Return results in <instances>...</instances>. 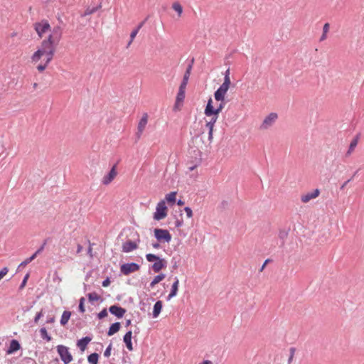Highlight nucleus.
<instances>
[{"instance_id": "obj_28", "label": "nucleus", "mask_w": 364, "mask_h": 364, "mask_svg": "<svg viewBox=\"0 0 364 364\" xmlns=\"http://www.w3.org/2000/svg\"><path fill=\"white\" fill-rule=\"evenodd\" d=\"M165 274L163 273L156 275L150 283V287L151 288L154 287V286L161 282L165 278Z\"/></svg>"}, {"instance_id": "obj_32", "label": "nucleus", "mask_w": 364, "mask_h": 364, "mask_svg": "<svg viewBox=\"0 0 364 364\" xmlns=\"http://www.w3.org/2000/svg\"><path fill=\"white\" fill-rule=\"evenodd\" d=\"M173 9L176 11L178 16H181L183 13V7L178 2H174L172 5Z\"/></svg>"}, {"instance_id": "obj_53", "label": "nucleus", "mask_w": 364, "mask_h": 364, "mask_svg": "<svg viewBox=\"0 0 364 364\" xmlns=\"http://www.w3.org/2000/svg\"><path fill=\"white\" fill-rule=\"evenodd\" d=\"M55 321V318L53 317V318H49L47 322L48 323H53Z\"/></svg>"}, {"instance_id": "obj_7", "label": "nucleus", "mask_w": 364, "mask_h": 364, "mask_svg": "<svg viewBox=\"0 0 364 364\" xmlns=\"http://www.w3.org/2000/svg\"><path fill=\"white\" fill-rule=\"evenodd\" d=\"M57 351L64 364H68L73 360V356L69 348L63 345L57 346Z\"/></svg>"}, {"instance_id": "obj_35", "label": "nucleus", "mask_w": 364, "mask_h": 364, "mask_svg": "<svg viewBox=\"0 0 364 364\" xmlns=\"http://www.w3.org/2000/svg\"><path fill=\"white\" fill-rule=\"evenodd\" d=\"M205 116L208 117H210V119L209 120H206V122H210V123H213V124H215L218 119L219 115L213 114V115H205Z\"/></svg>"}, {"instance_id": "obj_41", "label": "nucleus", "mask_w": 364, "mask_h": 364, "mask_svg": "<svg viewBox=\"0 0 364 364\" xmlns=\"http://www.w3.org/2000/svg\"><path fill=\"white\" fill-rule=\"evenodd\" d=\"M111 350H112V344H109V346L107 348L104 353V355L107 358L110 356L111 354Z\"/></svg>"}, {"instance_id": "obj_55", "label": "nucleus", "mask_w": 364, "mask_h": 364, "mask_svg": "<svg viewBox=\"0 0 364 364\" xmlns=\"http://www.w3.org/2000/svg\"><path fill=\"white\" fill-rule=\"evenodd\" d=\"M196 166H193L189 167L188 168L190 171H193L196 168Z\"/></svg>"}, {"instance_id": "obj_37", "label": "nucleus", "mask_w": 364, "mask_h": 364, "mask_svg": "<svg viewBox=\"0 0 364 364\" xmlns=\"http://www.w3.org/2000/svg\"><path fill=\"white\" fill-rule=\"evenodd\" d=\"M84 302H85V299L83 297H82L80 299V304H79V310L82 313H84L85 311V309L84 306Z\"/></svg>"}, {"instance_id": "obj_47", "label": "nucleus", "mask_w": 364, "mask_h": 364, "mask_svg": "<svg viewBox=\"0 0 364 364\" xmlns=\"http://www.w3.org/2000/svg\"><path fill=\"white\" fill-rule=\"evenodd\" d=\"M38 254L36 253V252L33 255H31L29 259H31V261L32 262L38 255Z\"/></svg>"}, {"instance_id": "obj_15", "label": "nucleus", "mask_w": 364, "mask_h": 364, "mask_svg": "<svg viewBox=\"0 0 364 364\" xmlns=\"http://www.w3.org/2000/svg\"><path fill=\"white\" fill-rule=\"evenodd\" d=\"M109 310L112 314L115 315L117 318L123 317L126 312L124 309L116 305L111 306Z\"/></svg>"}, {"instance_id": "obj_21", "label": "nucleus", "mask_w": 364, "mask_h": 364, "mask_svg": "<svg viewBox=\"0 0 364 364\" xmlns=\"http://www.w3.org/2000/svg\"><path fill=\"white\" fill-rule=\"evenodd\" d=\"M163 308V303L161 301H158L155 303L153 309V317L157 318Z\"/></svg>"}, {"instance_id": "obj_24", "label": "nucleus", "mask_w": 364, "mask_h": 364, "mask_svg": "<svg viewBox=\"0 0 364 364\" xmlns=\"http://www.w3.org/2000/svg\"><path fill=\"white\" fill-rule=\"evenodd\" d=\"M215 124L210 123V122H205V127L208 129V140L212 141L213 139V130H214Z\"/></svg>"}, {"instance_id": "obj_50", "label": "nucleus", "mask_w": 364, "mask_h": 364, "mask_svg": "<svg viewBox=\"0 0 364 364\" xmlns=\"http://www.w3.org/2000/svg\"><path fill=\"white\" fill-rule=\"evenodd\" d=\"M82 250V246L81 245H77V253H80Z\"/></svg>"}, {"instance_id": "obj_59", "label": "nucleus", "mask_w": 364, "mask_h": 364, "mask_svg": "<svg viewBox=\"0 0 364 364\" xmlns=\"http://www.w3.org/2000/svg\"><path fill=\"white\" fill-rule=\"evenodd\" d=\"M181 225V223H180V222H178V223H177V226H178H178H180Z\"/></svg>"}, {"instance_id": "obj_13", "label": "nucleus", "mask_w": 364, "mask_h": 364, "mask_svg": "<svg viewBox=\"0 0 364 364\" xmlns=\"http://www.w3.org/2000/svg\"><path fill=\"white\" fill-rule=\"evenodd\" d=\"M117 172L116 171V166H114L110 171L108 173V174H107L106 176H105L102 178V183L104 185H109L114 179V178L117 176Z\"/></svg>"}, {"instance_id": "obj_60", "label": "nucleus", "mask_w": 364, "mask_h": 364, "mask_svg": "<svg viewBox=\"0 0 364 364\" xmlns=\"http://www.w3.org/2000/svg\"><path fill=\"white\" fill-rule=\"evenodd\" d=\"M91 251H92V248H90L89 249V252H91Z\"/></svg>"}, {"instance_id": "obj_6", "label": "nucleus", "mask_w": 364, "mask_h": 364, "mask_svg": "<svg viewBox=\"0 0 364 364\" xmlns=\"http://www.w3.org/2000/svg\"><path fill=\"white\" fill-rule=\"evenodd\" d=\"M225 103L223 102H220V105L217 107V108H214L213 105V100L210 98L208 101L207 105L204 110L205 115H219L223 109L224 108Z\"/></svg>"}, {"instance_id": "obj_61", "label": "nucleus", "mask_w": 364, "mask_h": 364, "mask_svg": "<svg viewBox=\"0 0 364 364\" xmlns=\"http://www.w3.org/2000/svg\"><path fill=\"white\" fill-rule=\"evenodd\" d=\"M265 264H266V262L264 264V265H262V269L264 267Z\"/></svg>"}, {"instance_id": "obj_16", "label": "nucleus", "mask_w": 364, "mask_h": 364, "mask_svg": "<svg viewBox=\"0 0 364 364\" xmlns=\"http://www.w3.org/2000/svg\"><path fill=\"white\" fill-rule=\"evenodd\" d=\"M138 245L136 242L128 240L122 245V251L129 252L137 249Z\"/></svg>"}, {"instance_id": "obj_54", "label": "nucleus", "mask_w": 364, "mask_h": 364, "mask_svg": "<svg viewBox=\"0 0 364 364\" xmlns=\"http://www.w3.org/2000/svg\"><path fill=\"white\" fill-rule=\"evenodd\" d=\"M200 364H211V362L209 360H205V361L200 363Z\"/></svg>"}, {"instance_id": "obj_9", "label": "nucleus", "mask_w": 364, "mask_h": 364, "mask_svg": "<svg viewBox=\"0 0 364 364\" xmlns=\"http://www.w3.org/2000/svg\"><path fill=\"white\" fill-rule=\"evenodd\" d=\"M278 118V115L277 113H270L269 115H267L263 120L260 129H267L270 127H272L274 123L276 122V120Z\"/></svg>"}, {"instance_id": "obj_12", "label": "nucleus", "mask_w": 364, "mask_h": 364, "mask_svg": "<svg viewBox=\"0 0 364 364\" xmlns=\"http://www.w3.org/2000/svg\"><path fill=\"white\" fill-rule=\"evenodd\" d=\"M148 118H149V116L146 113H144L143 114L142 117L141 118V119L138 124V127H137L136 134H137L138 138H139L141 136L143 132L144 131V129L148 122Z\"/></svg>"}, {"instance_id": "obj_33", "label": "nucleus", "mask_w": 364, "mask_h": 364, "mask_svg": "<svg viewBox=\"0 0 364 364\" xmlns=\"http://www.w3.org/2000/svg\"><path fill=\"white\" fill-rule=\"evenodd\" d=\"M40 333L43 339H46L47 341H51V337L48 336V332L45 328H42L40 329Z\"/></svg>"}, {"instance_id": "obj_40", "label": "nucleus", "mask_w": 364, "mask_h": 364, "mask_svg": "<svg viewBox=\"0 0 364 364\" xmlns=\"http://www.w3.org/2000/svg\"><path fill=\"white\" fill-rule=\"evenodd\" d=\"M9 272V269L7 267H4L0 270V280L7 274Z\"/></svg>"}, {"instance_id": "obj_5", "label": "nucleus", "mask_w": 364, "mask_h": 364, "mask_svg": "<svg viewBox=\"0 0 364 364\" xmlns=\"http://www.w3.org/2000/svg\"><path fill=\"white\" fill-rule=\"evenodd\" d=\"M33 27L40 38H42L48 32L50 33L53 30V28L51 29L49 23L46 20H43L40 22L35 23Z\"/></svg>"}, {"instance_id": "obj_56", "label": "nucleus", "mask_w": 364, "mask_h": 364, "mask_svg": "<svg viewBox=\"0 0 364 364\" xmlns=\"http://www.w3.org/2000/svg\"><path fill=\"white\" fill-rule=\"evenodd\" d=\"M142 26H143V23H141L138 26V27H137L136 28H139V30H140V28L142 27Z\"/></svg>"}, {"instance_id": "obj_58", "label": "nucleus", "mask_w": 364, "mask_h": 364, "mask_svg": "<svg viewBox=\"0 0 364 364\" xmlns=\"http://www.w3.org/2000/svg\"><path fill=\"white\" fill-rule=\"evenodd\" d=\"M130 323H131V321L130 320H127V325L129 326V325H130Z\"/></svg>"}, {"instance_id": "obj_10", "label": "nucleus", "mask_w": 364, "mask_h": 364, "mask_svg": "<svg viewBox=\"0 0 364 364\" xmlns=\"http://www.w3.org/2000/svg\"><path fill=\"white\" fill-rule=\"evenodd\" d=\"M140 267L136 263H127L121 265L120 271L124 275H128L139 269Z\"/></svg>"}, {"instance_id": "obj_31", "label": "nucleus", "mask_w": 364, "mask_h": 364, "mask_svg": "<svg viewBox=\"0 0 364 364\" xmlns=\"http://www.w3.org/2000/svg\"><path fill=\"white\" fill-rule=\"evenodd\" d=\"M98 357H99V355L97 353H92L87 358L88 362L90 364H97Z\"/></svg>"}, {"instance_id": "obj_22", "label": "nucleus", "mask_w": 364, "mask_h": 364, "mask_svg": "<svg viewBox=\"0 0 364 364\" xmlns=\"http://www.w3.org/2000/svg\"><path fill=\"white\" fill-rule=\"evenodd\" d=\"M226 94V92L218 88L214 93V97L216 101L223 102L225 100Z\"/></svg>"}, {"instance_id": "obj_2", "label": "nucleus", "mask_w": 364, "mask_h": 364, "mask_svg": "<svg viewBox=\"0 0 364 364\" xmlns=\"http://www.w3.org/2000/svg\"><path fill=\"white\" fill-rule=\"evenodd\" d=\"M146 258L148 262H153L152 269L154 272L158 273L161 269L166 267L167 262L165 259H161L154 254H147Z\"/></svg>"}, {"instance_id": "obj_42", "label": "nucleus", "mask_w": 364, "mask_h": 364, "mask_svg": "<svg viewBox=\"0 0 364 364\" xmlns=\"http://www.w3.org/2000/svg\"><path fill=\"white\" fill-rule=\"evenodd\" d=\"M42 316H43V313H42V311H41L38 312V313L36 315V316H35V318H34V321H35V323H38V321H39V319H40Z\"/></svg>"}, {"instance_id": "obj_44", "label": "nucleus", "mask_w": 364, "mask_h": 364, "mask_svg": "<svg viewBox=\"0 0 364 364\" xmlns=\"http://www.w3.org/2000/svg\"><path fill=\"white\" fill-rule=\"evenodd\" d=\"M110 284V281L109 279H106L105 281L102 282V286L106 287H108Z\"/></svg>"}, {"instance_id": "obj_30", "label": "nucleus", "mask_w": 364, "mask_h": 364, "mask_svg": "<svg viewBox=\"0 0 364 364\" xmlns=\"http://www.w3.org/2000/svg\"><path fill=\"white\" fill-rule=\"evenodd\" d=\"M358 138H355L351 141L349 148H348V150L347 151L348 156H350L353 152L355 148L356 147V146L358 144Z\"/></svg>"}, {"instance_id": "obj_45", "label": "nucleus", "mask_w": 364, "mask_h": 364, "mask_svg": "<svg viewBox=\"0 0 364 364\" xmlns=\"http://www.w3.org/2000/svg\"><path fill=\"white\" fill-rule=\"evenodd\" d=\"M28 278V274H26V275L25 276V277H24V279H23V282H22V284H21V288H23V287L25 286V284H26V282H27Z\"/></svg>"}, {"instance_id": "obj_51", "label": "nucleus", "mask_w": 364, "mask_h": 364, "mask_svg": "<svg viewBox=\"0 0 364 364\" xmlns=\"http://www.w3.org/2000/svg\"><path fill=\"white\" fill-rule=\"evenodd\" d=\"M177 204L178 205H180V206L183 205H184V201L181 200H178Z\"/></svg>"}, {"instance_id": "obj_43", "label": "nucleus", "mask_w": 364, "mask_h": 364, "mask_svg": "<svg viewBox=\"0 0 364 364\" xmlns=\"http://www.w3.org/2000/svg\"><path fill=\"white\" fill-rule=\"evenodd\" d=\"M30 262H31V259H29V257H28V258L26 259L24 261H23V262L20 264L19 267H25V266H26L28 264H29Z\"/></svg>"}, {"instance_id": "obj_3", "label": "nucleus", "mask_w": 364, "mask_h": 364, "mask_svg": "<svg viewBox=\"0 0 364 364\" xmlns=\"http://www.w3.org/2000/svg\"><path fill=\"white\" fill-rule=\"evenodd\" d=\"M168 215V208L164 200H160L156 207V211L154 213V219L161 220L164 219Z\"/></svg>"}, {"instance_id": "obj_38", "label": "nucleus", "mask_w": 364, "mask_h": 364, "mask_svg": "<svg viewBox=\"0 0 364 364\" xmlns=\"http://www.w3.org/2000/svg\"><path fill=\"white\" fill-rule=\"evenodd\" d=\"M107 311L106 309H102L99 314H98V318L100 319L104 318L106 316H107Z\"/></svg>"}, {"instance_id": "obj_46", "label": "nucleus", "mask_w": 364, "mask_h": 364, "mask_svg": "<svg viewBox=\"0 0 364 364\" xmlns=\"http://www.w3.org/2000/svg\"><path fill=\"white\" fill-rule=\"evenodd\" d=\"M45 244H43L37 251L36 253L40 254L44 249Z\"/></svg>"}, {"instance_id": "obj_29", "label": "nucleus", "mask_w": 364, "mask_h": 364, "mask_svg": "<svg viewBox=\"0 0 364 364\" xmlns=\"http://www.w3.org/2000/svg\"><path fill=\"white\" fill-rule=\"evenodd\" d=\"M330 25L328 23H326L323 26V33L320 38V41H323L327 38V34L329 31Z\"/></svg>"}, {"instance_id": "obj_17", "label": "nucleus", "mask_w": 364, "mask_h": 364, "mask_svg": "<svg viewBox=\"0 0 364 364\" xmlns=\"http://www.w3.org/2000/svg\"><path fill=\"white\" fill-rule=\"evenodd\" d=\"M179 286V280L177 277H175V281L171 287V291L168 296V299H171V298L176 296L178 293Z\"/></svg>"}, {"instance_id": "obj_4", "label": "nucleus", "mask_w": 364, "mask_h": 364, "mask_svg": "<svg viewBox=\"0 0 364 364\" xmlns=\"http://www.w3.org/2000/svg\"><path fill=\"white\" fill-rule=\"evenodd\" d=\"M186 85L180 84V86L178 87V90L176 97L175 103L173 105V110L174 111H178L181 110L183 105V101L186 97Z\"/></svg>"}, {"instance_id": "obj_23", "label": "nucleus", "mask_w": 364, "mask_h": 364, "mask_svg": "<svg viewBox=\"0 0 364 364\" xmlns=\"http://www.w3.org/2000/svg\"><path fill=\"white\" fill-rule=\"evenodd\" d=\"M177 192L173 191L166 195L165 201L169 204H174L176 200Z\"/></svg>"}, {"instance_id": "obj_14", "label": "nucleus", "mask_w": 364, "mask_h": 364, "mask_svg": "<svg viewBox=\"0 0 364 364\" xmlns=\"http://www.w3.org/2000/svg\"><path fill=\"white\" fill-rule=\"evenodd\" d=\"M231 81L230 77V70H227L225 73L224 77V82L220 86L219 89H220L222 91H224L227 93L230 87Z\"/></svg>"}, {"instance_id": "obj_26", "label": "nucleus", "mask_w": 364, "mask_h": 364, "mask_svg": "<svg viewBox=\"0 0 364 364\" xmlns=\"http://www.w3.org/2000/svg\"><path fill=\"white\" fill-rule=\"evenodd\" d=\"M70 316H71L70 311H65L63 313L61 318H60V324L62 326L66 325L70 318Z\"/></svg>"}, {"instance_id": "obj_25", "label": "nucleus", "mask_w": 364, "mask_h": 364, "mask_svg": "<svg viewBox=\"0 0 364 364\" xmlns=\"http://www.w3.org/2000/svg\"><path fill=\"white\" fill-rule=\"evenodd\" d=\"M119 328H120V323L119 322H116L113 324L111 325V326L109 327V331H108V336H112L114 335V333H116L117 332H118L119 331Z\"/></svg>"}, {"instance_id": "obj_34", "label": "nucleus", "mask_w": 364, "mask_h": 364, "mask_svg": "<svg viewBox=\"0 0 364 364\" xmlns=\"http://www.w3.org/2000/svg\"><path fill=\"white\" fill-rule=\"evenodd\" d=\"M138 32H139V28H135L132 31V33H130V41L128 43L127 46H129L132 43V42H133L134 39L135 38V37L136 36Z\"/></svg>"}, {"instance_id": "obj_8", "label": "nucleus", "mask_w": 364, "mask_h": 364, "mask_svg": "<svg viewBox=\"0 0 364 364\" xmlns=\"http://www.w3.org/2000/svg\"><path fill=\"white\" fill-rule=\"evenodd\" d=\"M154 236L159 242L168 243L171 240V235L168 230L165 229L156 228L154 230Z\"/></svg>"}, {"instance_id": "obj_52", "label": "nucleus", "mask_w": 364, "mask_h": 364, "mask_svg": "<svg viewBox=\"0 0 364 364\" xmlns=\"http://www.w3.org/2000/svg\"><path fill=\"white\" fill-rule=\"evenodd\" d=\"M152 245H153V247H154L156 249H158L160 247L159 243H155V244H153Z\"/></svg>"}, {"instance_id": "obj_36", "label": "nucleus", "mask_w": 364, "mask_h": 364, "mask_svg": "<svg viewBox=\"0 0 364 364\" xmlns=\"http://www.w3.org/2000/svg\"><path fill=\"white\" fill-rule=\"evenodd\" d=\"M88 299L90 301H97L100 299V296L97 293H90L88 294Z\"/></svg>"}, {"instance_id": "obj_18", "label": "nucleus", "mask_w": 364, "mask_h": 364, "mask_svg": "<svg viewBox=\"0 0 364 364\" xmlns=\"http://www.w3.org/2000/svg\"><path fill=\"white\" fill-rule=\"evenodd\" d=\"M91 338L86 336L80 340H79L77 343V347L80 349L81 351H84L87 344L91 341Z\"/></svg>"}, {"instance_id": "obj_1", "label": "nucleus", "mask_w": 364, "mask_h": 364, "mask_svg": "<svg viewBox=\"0 0 364 364\" xmlns=\"http://www.w3.org/2000/svg\"><path fill=\"white\" fill-rule=\"evenodd\" d=\"M62 36L61 27H53L51 33L43 40L40 46L31 56V62L37 64L36 69L39 73H43L53 59Z\"/></svg>"}, {"instance_id": "obj_39", "label": "nucleus", "mask_w": 364, "mask_h": 364, "mask_svg": "<svg viewBox=\"0 0 364 364\" xmlns=\"http://www.w3.org/2000/svg\"><path fill=\"white\" fill-rule=\"evenodd\" d=\"M184 210H185V212L186 213L187 218H191L193 217V211H192L191 208L186 207L184 208Z\"/></svg>"}, {"instance_id": "obj_49", "label": "nucleus", "mask_w": 364, "mask_h": 364, "mask_svg": "<svg viewBox=\"0 0 364 364\" xmlns=\"http://www.w3.org/2000/svg\"><path fill=\"white\" fill-rule=\"evenodd\" d=\"M350 181V179H348V181H346V182H344V183L341 185V189H343V188L346 187V186L347 185V183H348Z\"/></svg>"}, {"instance_id": "obj_27", "label": "nucleus", "mask_w": 364, "mask_h": 364, "mask_svg": "<svg viewBox=\"0 0 364 364\" xmlns=\"http://www.w3.org/2000/svg\"><path fill=\"white\" fill-rule=\"evenodd\" d=\"M191 68H192L191 65H189L188 68L186 69V70L183 75V77L182 82H181V84L187 86L188 80L190 77V75H191Z\"/></svg>"}, {"instance_id": "obj_20", "label": "nucleus", "mask_w": 364, "mask_h": 364, "mask_svg": "<svg viewBox=\"0 0 364 364\" xmlns=\"http://www.w3.org/2000/svg\"><path fill=\"white\" fill-rule=\"evenodd\" d=\"M132 332L131 331L127 332L124 336V342L126 344L127 348L129 350L132 351L133 350V346L132 343Z\"/></svg>"}, {"instance_id": "obj_11", "label": "nucleus", "mask_w": 364, "mask_h": 364, "mask_svg": "<svg viewBox=\"0 0 364 364\" xmlns=\"http://www.w3.org/2000/svg\"><path fill=\"white\" fill-rule=\"evenodd\" d=\"M320 194L318 189H315L313 191L308 192L301 196V200L304 203L309 202L311 200L316 198Z\"/></svg>"}, {"instance_id": "obj_57", "label": "nucleus", "mask_w": 364, "mask_h": 364, "mask_svg": "<svg viewBox=\"0 0 364 364\" xmlns=\"http://www.w3.org/2000/svg\"><path fill=\"white\" fill-rule=\"evenodd\" d=\"M93 12V11H86L85 12V14H91Z\"/></svg>"}, {"instance_id": "obj_19", "label": "nucleus", "mask_w": 364, "mask_h": 364, "mask_svg": "<svg viewBox=\"0 0 364 364\" xmlns=\"http://www.w3.org/2000/svg\"><path fill=\"white\" fill-rule=\"evenodd\" d=\"M21 348V346L18 341L16 340H12L10 343L9 349L7 350L8 354H12L17 350H18Z\"/></svg>"}, {"instance_id": "obj_48", "label": "nucleus", "mask_w": 364, "mask_h": 364, "mask_svg": "<svg viewBox=\"0 0 364 364\" xmlns=\"http://www.w3.org/2000/svg\"><path fill=\"white\" fill-rule=\"evenodd\" d=\"M38 254L36 253V252L33 255H31L29 259H31V261L32 262L38 255Z\"/></svg>"}]
</instances>
